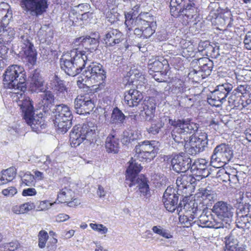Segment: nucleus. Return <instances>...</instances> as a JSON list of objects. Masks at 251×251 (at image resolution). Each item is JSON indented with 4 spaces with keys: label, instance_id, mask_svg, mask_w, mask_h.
<instances>
[{
    "label": "nucleus",
    "instance_id": "f257e3e1",
    "mask_svg": "<svg viewBox=\"0 0 251 251\" xmlns=\"http://www.w3.org/2000/svg\"><path fill=\"white\" fill-rule=\"evenodd\" d=\"M3 84L5 88L14 89L13 92L25 91L26 85L23 67L16 64L8 67L4 74Z\"/></svg>",
    "mask_w": 251,
    "mask_h": 251
},
{
    "label": "nucleus",
    "instance_id": "f03ea898",
    "mask_svg": "<svg viewBox=\"0 0 251 251\" xmlns=\"http://www.w3.org/2000/svg\"><path fill=\"white\" fill-rule=\"evenodd\" d=\"M192 212L194 213L193 215L191 214L190 217L187 216H185L183 223L185 224L186 226H189L192 225V224H197L199 226L203 228H224V224L222 221L216 219L211 213L210 211L208 210H203L198 218V220L192 222L193 220L197 216V211L194 208H192Z\"/></svg>",
    "mask_w": 251,
    "mask_h": 251
},
{
    "label": "nucleus",
    "instance_id": "7ed1b4c3",
    "mask_svg": "<svg viewBox=\"0 0 251 251\" xmlns=\"http://www.w3.org/2000/svg\"><path fill=\"white\" fill-rule=\"evenodd\" d=\"M96 127L92 123L83 124L82 126H74L70 134V141L72 147L79 146L84 140L93 142L96 138Z\"/></svg>",
    "mask_w": 251,
    "mask_h": 251
},
{
    "label": "nucleus",
    "instance_id": "20e7f679",
    "mask_svg": "<svg viewBox=\"0 0 251 251\" xmlns=\"http://www.w3.org/2000/svg\"><path fill=\"white\" fill-rule=\"evenodd\" d=\"M231 106L241 110L251 103V87L245 84L238 86L228 98Z\"/></svg>",
    "mask_w": 251,
    "mask_h": 251
},
{
    "label": "nucleus",
    "instance_id": "39448f33",
    "mask_svg": "<svg viewBox=\"0 0 251 251\" xmlns=\"http://www.w3.org/2000/svg\"><path fill=\"white\" fill-rule=\"evenodd\" d=\"M54 124L61 133L66 132L72 126L73 115L70 108L65 104H59L53 109Z\"/></svg>",
    "mask_w": 251,
    "mask_h": 251
},
{
    "label": "nucleus",
    "instance_id": "423d86ee",
    "mask_svg": "<svg viewBox=\"0 0 251 251\" xmlns=\"http://www.w3.org/2000/svg\"><path fill=\"white\" fill-rule=\"evenodd\" d=\"M87 64H83V66L85 67ZM83 72V76L78 77L77 85L80 88H84L85 86L89 87L88 85L90 84L89 81H94V83L100 80H102L105 78V72L99 66H92L89 65Z\"/></svg>",
    "mask_w": 251,
    "mask_h": 251
},
{
    "label": "nucleus",
    "instance_id": "0eeeda50",
    "mask_svg": "<svg viewBox=\"0 0 251 251\" xmlns=\"http://www.w3.org/2000/svg\"><path fill=\"white\" fill-rule=\"evenodd\" d=\"M233 157V151L228 144L222 143L216 147L211 157L210 163L215 168H220L227 163Z\"/></svg>",
    "mask_w": 251,
    "mask_h": 251
},
{
    "label": "nucleus",
    "instance_id": "6e6552de",
    "mask_svg": "<svg viewBox=\"0 0 251 251\" xmlns=\"http://www.w3.org/2000/svg\"><path fill=\"white\" fill-rule=\"evenodd\" d=\"M178 194L177 191L173 187H168L164 193L162 201L166 209L171 212L176 209L179 212L184 209L185 211L189 207L190 204L184 201H180L177 205Z\"/></svg>",
    "mask_w": 251,
    "mask_h": 251
},
{
    "label": "nucleus",
    "instance_id": "1a4fd4ad",
    "mask_svg": "<svg viewBox=\"0 0 251 251\" xmlns=\"http://www.w3.org/2000/svg\"><path fill=\"white\" fill-rule=\"evenodd\" d=\"M20 5L25 14L36 17L46 12L49 6L48 0H21Z\"/></svg>",
    "mask_w": 251,
    "mask_h": 251
},
{
    "label": "nucleus",
    "instance_id": "9d476101",
    "mask_svg": "<svg viewBox=\"0 0 251 251\" xmlns=\"http://www.w3.org/2000/svg\"><path fill=\"white\" fill-rule=\"evenodd\" d=\"M233 86L228 82H225L217 85L207 98L208 102L211 105L220 106L226 100L228 93L232 90Z\"/></svg>",
    "mask_w": 251,
    "mask_h": 251
},
{
    "label": "nucleus",
    "instance_id": "9b49d317",
    "mask_svg": "<svg viewBox=\"0 0 251 251\" xmlns=\"http://www.w3.org/2000/svg\"><path fill=\"white\" fill-rule=\"evenodd\" d=\"M155 141H144L139 143L135 148V156L141 161H150L157 154V148L154 146Z\"/></svg>",
    "mask_w": 251,
    "mask_h": 251
},
{
    "label": "nucleus",
    "instance_id": "f8f14e48",
    "mask_svg": "<svg viewBox=\"0 0 251 251\" xmlns=\"http://www.w3.org/2000/svg\"><path fill=\"white\" fill-rule=\"evenodd\" d=\"M233 208L226 203L219 201L215 204L212 211L217 217L216 219L222 221L224 224V227H227L232 222L233 217Z\"/></svg>",
    "mask_w": 251,
    "mask_h": 251
},
{
    "label": "nucleus",
    "instance_id": "ddd939ff",
    "mask_svg": "<svg viewBox=\"0 0 251 251\" xmlns=\"http://www.w3.org/2000/svg\"><path fill=\"white\" fill-rule=\"evenodd\" d=\"M169 123L175 127H179L180 131L186 135L194 134L199 128L198 124L191 122L189 119H169Z\"/></svg>",
    "mask_w": 251,
    "mask_h": 251
},
{
    "label": "nucleus",
    "instance_id": "4468645a",
    "mask_svg": "<svg viewBox=\"0 0 251 251\" xmlns=\"http://www.w3.org/2000/svg\"><path fill=\"white\" fill-rule=\"evenodd\" d=\"M24 91L19 90L11 92L14 95L13 97L16 98L15 100L17 101L18 105L22 109L24 117L33 114L34 112L32 101L29 97H25L24 95Z\"/></svg>",
    "mask_w": 251,
    "mask_h": 251
},
{
    "label": "nucleus",
    "instance_id": "2eb2a0df",
    "mask_svg": "<svg viewBox=\"0 0 251 251\" xmlns=\"http://www.w3.org/2000/svg\"><path fill=\"white\" fill-rule=\"evenodd\" d=\"M21 49L24 52L25 58L28 63H35L36 61L37 52L33 43L31 42V38L28 35H24L21 37Z\"/></svg>",
    "mask_w": 251,
    "mask_h": 251
},
{
    "label": "nucleus",
    "instance_id": "dca6fc26",
    "mask_svg": "<svg viewBox=\"0 0 251 251\" xmlns=\"http://www.w3.org/2000/svg\"><path fill=\"white\" fill-rule=\"evenodd\" d=\"M191 162V159L185 153L175 155L171 160L172 169L177 173H185L190 169Z\"/></svg>",
    "mask_w": 251,
    "mask_h": 251
},
{
    "label": "nucleus",
    "instance_id": "f3484780",
    "mask_svg": "<svg viewBox=\"0 0 251 251\" xmlns=\"http://www.w3.org/2000/svg\"><path fill=\"white\" fill-rule=\"evenodd\" d=\"M74 104L76 112L80 115L89 114L95 107L94 102L88 96H77Z\"/></svg>",
    "mask_w": 251,
    "mask_h": 251
},
{
    "label": "nucleus",
    "instance_id": "a211bd4d",
    "mask_svg": "<svg viewBox=\"0 0 251 251\" xmlns=\"http://www.w3.org/2000/svg\"><path fill=\"white\" fill-rule=\"evenodd\" d=\"M148 13L140 14L136 18H133V15L129 13L125 14V24L128 31L133 30L135 26L143 27V25L148 24Z\"/></svg>",
    "mask_w": 251,
    "mask_h": 251
},
{
    "label": "nucleus",
    "instance_id": "6ab92c4d",
    "mask_svg": "<svg viewBox=\"0 0 251 251\" xmlns=\"http://www.w3.org/2000/svg\"><path fill=\"white\" fill-rule=\"evenodd\" d=\"M50 88L53 90L57 97L63 99L66 97L67 93V88L66 87L64 80H61L56 75H51L49 77Z\"/></svg>",
    "mask_w": 251,
    "mask_h": 251
},
{
    "label": "nucleus",
    "instance_id": "aec40b11",
    "mask_svg": "<svg viewBox=\"0 0 251 251\" xmlns=\"http://www.w3.org/2000/svg\"><path fill=\"white\" fill-rule=\"evenodd\" d=\"M193 175L199 178L207 177L209 174L208 169V162L204 159H198L194 161L190 166Z\"/></svg>",
    "mask_w": 251,
    "mask_h": 251
},
{
    "label": "nucleus",
    "instance_id": "412c9836",
    "mask_svg": "<svg viewBox=\"0 0 251 251\" xmlns=\"http://www.w3.org/2000/svg\"><path fill=\"white\" fill-rule=\"evenodd\" d=\"M123 40V34L119 30L113 28L107 30L103 38L105 46L107 48L116 46Z\"/></svg>",
    "mask_w": 251,
    "mask_h": 251
},
{
    "label": "nucleus",
    "instance_id": "4be33fe9",
    "mask_svg": "<svg viewBox=\"0 0 251 251\" xmlns=\"http://www.w3.org/2000/svg\"><path fill=\"white\" fill-rule=\"evenodd\" d=\"M99 38L91 37L90 36L80 37L75 39V46H82L90 52H93L97 49L99 45Z\"/></svg>",
    "mask_w": 251,
    "mask_h": 251
},
{
    "label": "nucleus",
    "instance_id": "5701e85b",
    "mask_svg": "<svg viewBox=\"0 0 251 251\" xmlns=\"http://www.w3.org/2000/svg\"><path fill=\"white\" fill-rule=\"evenodd\" d=\"M14 34V29L9 26L8 20L5 19L0 22V44H7Z\"/></svg>",
    "mask_w": 251,
    "mask_h": 251
},
{
    "label": "nucleus",
    "instance_id": "b1692460",
    "mask_svg": "<svg viewBox=\"0 0 251 251\" xmlns=\"http://www.w3.org/2000/svg\"><path fill=\"white\" fill-rule=\"evenodd\" d=\"M129 165L126 170V180L129 181L128 184L129 187L134 185L136 179L140 176H138L140 172L142 167L140 164H138L135 160H132L129 162Z\"/></svg>",
    "mask_w": 251,
    "mask_h": 251
},
{
    "label": "nucleus",
    "instance_id": "393cba45",
    "mask_svg": "<svg viewBox=\"0 0 251 251\" xmlns=\"http://www.w3.org/2000/svg\"><path fill=\"white\" fill-rule=\"evenodd\" d=\"M88 61L87 55L83 51L73 50L71 53L64 54L60 59V63H86Z\"/></svg>",
    "mask_w": 251,
    "mask_h": 251
},
{
    "label": "nucleus",
    "instance_id": "a878e982",
    "mask_svg": "<svg viewBox=\"0 0 251 251\" xmlns=\"http://www.w3.org/2000/svg\"><path fill=\"white\" fill-rule=\"evenodd\" d=\"M236 232L233 230L225 238L226 247L227 251H244L246 246L240 243L236 237Z\"/></svg>",
    "mask_w": 251,
    "mask_h": 251
},
{
    "label": "nucleus",
    "instance_id": "bb28decb",
    "mask_svg": "<svg viewBox=\"0 0 251 251\" xmlns=\"http://www.w3.org/2000/svg\"><path fill=\"white\" fill-rule=\"evenodd\" d=\"M136 185L138 187L140 197L144 201H148L151 196V192L147 178L144 176H140L136 179L134 185Z\"/></svg>",
    "mask_w": 251,
    "mask_h": 251
},
{
    "label": "nucleus",
    "instance_id": "cd10ccee",
    "mask_svg": "<svg viewBox=\"0 0 251 251\" xmlns=\"http://www.w3.org/2000/svg\"><path fill=\"white\" fill-rule=\"evenodd\" d=\"M142 94L136 89H130L125 93V101L130 107L137 106L141 101Z\"/></svg>",
    "mask_w": 251,
    "mask_h": 251
},
{
    "label": "nucleus",
    "instance_id": "c85d7f7f",
    "mask_svg": "<svg viewBox=\"0 0 251 251\" xmlns=\"http://www.w3.org/2000/svg\"><path fill=\"white\" fill-rule=\"evenodd\" d=\"M44 80L37 70L34 71L31 78L29 88L32 92H39L44 91Z\"/></svg>",
    "mask_w": 251,
    "mask_h": 251
},
{
    "label": "nucleus",
    "instance_id": "c756f323",
    "mask_svg": "<svg viewBox=\"0 0 251 251\" xmlns=\"http://www.w3.org/2000/svg\"><path fill=\"white\" fill-rule=\"evenodd\" d=\"M26 123L30 126L34 131L38 132L45 127V125L43 123L41 117L37 115H34V113L29 114L27 116L24 117Z\"/></svg>",
    "mask_w": 251,
    "mask_h": 251
},
{
    "label": "nucleus",
    "instance_id": "7c9ffc66",
    "mask_svg": "<svg viewBox=\"0 0 251 251\" xmlns=\"http://www.w3.org/2000/svg\"><path fill=\"white\" fill-rule=\"evenodd\" d=\"M156 109V103L153 98L145 100L143 103V109L146 121H150L154 118Z\"/></svg>",
    "mask_w": 251,
    "mask_h": 251
},
{
    "label": "nucleus",
    "instance_id": "2f4dec72",
    "mask_svg": "<svg viewBox=\"0 0 251 251\" xmlns=\"http://www.w3.org/2000/svg\"><path fill=\"white\" fill-rule=\"evenodd\" d=\"M105 146L107 152L117 153L120 148L119 139L113 134L109 135L106 139Z\"/></svg>",
    "mask_w": 251,
    "mask_h": 251
},
{
    "label": "nucleus",
    "instance_id": "473e14b6",
    "mask_svg": "<svg viewBox=\"0 0 251 251\" xmlns=\"http://www.w3.org/2000/svg\"><path fill=\"white\" fill-rule=\"evenodd\" d=\"M199 135H192V138L198 147V150L200 152L203 151L207 147L208 144L207 135L205 132L201 131Z\"/></svg>",
    "mask_w": 251,
    "mask_h": 251
},
{
    "label": "nucleus",
    "instance_id": "72a5a7b5",
    "mask_svg": "<svg viewBox=\"0 0 251 251\" xmlns=\"http://www.w3.org/2000/svg\"><path fill=\"white\" fill-rule=\"evenodd\" d=\"M42 98L43 109L45 112H48L54 104V95L50 91H47L42 95Z\"/></svg>",
    "mask_w": 251,
    "mask_h": 251
},
{
    "label": "nucleus",
    "instance_id": "f704fd0d",
    "mask_svg": "<svg viewBox=\"0 0 251 251\" xmlns=\"http://www.w3.org/2000/svg\"><path fill=\"white\" fill-rule=\"evenodd\" d=\"M74 192L69 187L65 186L58 193L57 200L59 202L65 203L73 200Z\"/></svg>",
    "mask_w": 251,
    "mask_h": 251
},
{
    "label": "nucleus",
    "instance_id": "c9c22d12",
    "mask_svg": "<svg viewBox=\"0 0 251 251\" xmlns=\"http://www.w3.org/2000/svg\"><path fill=\"white\" fill-rule=\"evenodd\" d=\"M77 64H60L61 69L69 75L75 76L78 74L84 69L81 67H78Z\"/></svg>",
    "mask_w": 251,
    "mask_h": 251
},
{
    "label": "nucleus",
    "instance_id": "e433bc0d",
    "mask_svg": "<svg viewBox=\"0 0 251 251\" xmlns=\"http://www.w3.org/2000/svg\"><path fill=\"white\" fill-rule=\"evenodd\" d=\"M138 75H139V78L141 79L144 78L143 76L140 75L139 73L137 71H136L134 73L133 71L130 70L127 73L126 76L124 78V82H125V85H130L131 84H133L134 85H137V81L139 80L137 79Z\"/></svg>",
    "mask_w": 251,
    "mask_h": 251
},
{
    "label": "nucleus",
    "instance_id": "4c0bfd02",
    "mask_svg": "<svg viewBox=\"0 0 251 251\" xmlns=\"http://www.w3.org/2000/svg\"><path fill=\"white\" fill-rule=\"evenodd\" d=\"M213 64H203L202 66L199 67V70H198L193 69V70L191 71V73L196 75L198 74L199 76L201 75L202 78H204L205 76L210 75L213 68Z\"/></svg>",
    "mask_w": 251,
    "mask_h": 251
},
{
    "label": "nucleus",
    "instance_id": "58836bf2",
    "mask_svg": "<svg viewBox=\"0 0 251 251\" xmlns=\"http://www.w3.org/2000/svg\"><path fill=\"white\" fill-rule=\"evenodd\" d=\"M197 12V9L195 6L194 3L187 4L186 7L180 8L178 11L177 14L182 15L187 17L189 19H191L196 15Z\"/></svg>",
    "mask_w": 251,
    "mask_h": 251
},
{
    "label": "nucleus",
    "instance_id": "ea45409f",
    "mask_svg": "<svg viewBox=\"0 0 251 251\" xmlns=\"http://www.w3.org/2000/svg\"><path fill=\"white\" fill-rule=\"evenodd\" d=\"M35 208L33 203L26 202L20 205L14 206L12 208L13 213L16 214H24Z\"/></svg>",
    "mask_w": 251,
    "mask_h": 251
},
{
    "label": "nucleus",
    "instance_id": "a19ab883",
    "mask_svg": "<svg viewBox=\"0 0 251 251\" xmlns=\"http://www.w3.org/2000/svg\"><path fill=\"white\" fill-rule=\"evenodd\" d=\"M150 121H151V125L147 130L150 133H151L153 135L158 134L164 126V123L161 119L156 120L152 118Z\"/></svg>",
    "mask_w": 251,
    "mask_h": 251
},
{
    "label": "nucleus",
    "instance_id": "79ce46f5",
    "mask_svg": "<svg viewBox=\"0 0 251 251\" xmlns=\"http://www.w3.org/2000/svg\"><path fill=\"white\" fill-rule=\"evenodd\" d=\"M172 137L174 140L178 144H181L183 145L184 142L186 141V135L179 130V127H175L171 132Z\"/></svg>",
    "mask_w": 251,
    "mask_h": 251
},
{
    "label": "nucleus",
    "instance_id": "37998d69",
    "mask_svg": "<svg viewBox=\"0 0 251 251\" xmlns=\"http://www.w3.org/2000/svg\"><path fill=\"white\" fill-rule=\"evenodd\" d=\"M185 151L188 154L195 155L199 153L198 150V147L192 139V136L190 137L189 141H187L184 145Z\"/></svg>",
    "mask_w": 251,
    "mask_h": 251
},
{
    "label": "nucleus",
    "instance_id": "c03bdc74",
    "mask_svg": "<svg viewBox=\"0 0 251 251\" xmlns=\"http://www.w3.org/2000/svg\"><path fill=\"white\" fill-rule=\"evenodd\" d=\"M251 217H237L236 223L237 226L240 228L249 229L251 225Z\"/></svg>",
    "mask_w": 251,
    "mask_h": 251
},
{
    "label": "nucleus",
    "instance_id": "a18cd8bd",
    "mask_svg": "<svg viewBox=\"0 0 251 251\" xmlns=\"http://www.w3.org/2000/svg\"><path fill=\"white\" fill-rule=\"evenodd\" d=\"M137 137V134H134L132 131H125L122 134L121 142L124 145H127L136 140Z\"/></svg>",
    "mask_w": 251,
    "mask_h": 251
},
{
    "label": "nucleus",
    "instance_id": "49530a36",
    "mask_svg": "<svg viewBox=\"0 0 251 251\" xmlns=\"http://www.w3.org/2000/svg\"><path fill=\"white\" fill-rule=\"evenodd\" d=\"M125 119V115L118 108L113 109L111 117V122L112 123H122Z\"/></svg>",
    "mask_w": 251,
    "mask_h": 251
},
{
    "label": "nucleus",
    "instance_id": "de8ad7c7",
    "mask_svg": "<svg viewBox=\"0 0 251 251\" xmlns=\"http://www.w3.org/2000/svg\"><path fill=\"white\" fill-rule=\"evenodd\" d=\"M183 173V174H181L178 176L176 180V184L180 188H186L187 187L190 186L188 180L189 179V174L185 173Z\"/></svg>",
    "mask_w": 251,
    "mask_h": 251
},
{
    "label": "nucleus",
    "instance_id": "09e8293b",
    "mask_svg": "<svg viewBox=\"0 0 251 251\" xmlns=\"http://www.w3.org/2000/svg\"><path fill=\"white\" fill-rule=\"evenodd\" d=\"M184 0H171L170 12L173 15H177L178 11L180 8H182L181 4Z\"/></svg>",
    "mask_w": 251,
    "mask_h": 251
},
{
    "label": "nucleus",
    "instance_id": "8fccbe9b",
    "mask_svg": "<svg viewBox=\"0 0 251 251\" xmlns=\"http://www.w3.org/2000/svg\"><path fill=\"white\" fill-rule=\"evenodd\" d=\"M1 172L8 182L11 181L16 175V169L14 167H10L6 170H2Z\"/></svg>",
    "mask_w": 251,
    "mask_h": 251
},
{
    "label": "nucleus",
    "instance_id": "3c124183",
    "mask_svg": "<svg viewBox=\"0 0 251 251\" xmlns=\"http://www.w3.org/2000/svg\"><path fill=\"white\" fill-rule=\"evenodd\" d=\"M38 238L39 247L41 249L45 248L47 241L49 238L47 232L43 230H41L38 235Z\"/></svg>",
    "mask_w": 251,
    "mask_h": 251
},
{
    "label": "nucleus",
    "instance_id": "603ef678",
    "mask_svg": "<svg viewBox=\"0 0 251 251\" xmlns=\"http://www.w3.org/2000/svg\"><path fill=\"white\" fill-rule=\"evenodd\" d=\"M152 230L154 233L160 235L166 239H169L173 237V236L167 230L164 229L160 226H154L152 227Z\"/></svg>",
    "mask_w": 251,
    "mask_h": 251
},
{
    "label": "nucleus",
    "instance_id": "864d4df0",
    "mask_svg": "<svg viewBox=\"0 0 251 251\" xmlns=\"http://www.w3.org/2000/svg\"><path fill=\"white\" fill-rule=\"evenodd\" d=\"M22 180L23 183L27 186H31L34 183V176L30 172H26L22 176Z\"/></svg>",
    "mask_w": 251,
    "mask_h": 251
},
{
    "label": "nucleus",
    "instance_id": "5fc2aeb1",
    "mask_svg": "<svg viewBox=\"0 0 251 251\" xmlns=\"http://www.w3.org/2000/svg\"><path fill=\"white\" fill-rule=\"evenodd\" d=\"M90 227L94 230L97 231L101 234H105L108 231V228L102 224H97L91 223Z\"/></svg>",
    "mask_w": 251,
    "mask_h": 251
},
{
    "label": "nucleus",
    "instance_id": "6e6d98bb",
    "mask_svg": "<svg viewBox=\"0 0 251 251\" xmlns=\"http://www.w3.org/2000/svg\"><path fill=\"white\" fill-rule=\"evenodd\" d=\"M215 197V194L213 191L211 190H209L207 188L202 190L201 198L203 200H208L209 201H213V199Z\"/></svg>",
    "mask_w": 251,
    "mask_h": 251
},
{
    "label": "nucleus",
    "instance_id": "4d7b16f0",
    "mask_svg": "<svg viewBox=\"0 0 251 251\" xmlns=\"http://www.w3.org/2000/svg\"><path fill=\"white\" fill-rule=\"evenodd\" d=\"M143 38H148L154 33V31L152 29L148 21L147 25H143Z\"/></svg>",
    "mask_w": 251,
    "mask_h": 251
},
{
    "label": "nucleus",
    "instance_id": "13d9d810",
    "mask_svg": "<svg viewBox=\"0 0 251 251\" xmlns=\"http://www.w3.org/2000/svg\"><path fill=\"white\" fill-rule=\"evenodd\" d=\"M6 44H3L0 47V62L4 63V61H7V53L8 48L6 46Z\"/></svg>",
    "mask_w": 251,
    "mask_h": 251
},
{
    "label": "nucleus",
    "instance_id": "bf43d9fd",
    "mask_svg": "<svg viewBox=\"0 0 251 251\" xmlns=\"http://www.w3.org/2000/svg\"><path fill=\"white\" fill-rule=\"evenodd\" d=\"M218 178L219 180H222L224 182L229 181L230 178V174L227 173L225 170H222L218 173Z\"/></svg>",
    "mask_w": 251,
    "mask_h": 251
},
{
    "label": "nucleus",
    "instance_id": "052dcab7",
    "mask_svg": "<svg viewBox=\"0 0 251 251\" xmlns=\"http://www.w3.org/2000/svg\"><path fill=\"white\" fill-rule=\"evenodd\" d=\"M17 193V189L14 187H9L2 191V194L7 197H13Z\"/></svg>",
    "mask_w": 251,
    "mask_h": 251
},
{
    "label": "nucleus",
    "instance_id": "680f3d73",
    "mask_svg": "<svg viewBox=\"0 0 251 251\" xmlns=\"http://www.w3.org/2000/svg\"><path fill=\"white\" fill-rule=\"evenodd\" d=\"M244 43L245 48L251 50V31L248 32L244 39Z\"/></svg>",
    "mask_w": 251,
    "mask_h": 251
},
{
    "label": "nucleus",
    "instance_id": "e2e57ef3",
    "mask_svg": "<svg viewBox=\"0 0 251 251\" xmlns=\"http://www.w3.org/2000/svg\"><path fill=\"white\" fill-rule=\"evenodd\" d=\"M175 90H178V93H182L184 90V82L179 79H176Z\"/></svg>",
    "mask_w": 251,
    "mask_h": 251
},
{
    "label": "nucleus",
    "instance_id": "0e129e2a",
    "mask_svg": "<svg viewBox=\"0 0 251 251\" xmlns=\"http://www.w3.org/2000/svg\"><path fill=\"white\" fill-rule=\"evenodd\" d=\"M4 248L10 251H14L19 248V244L17 242L6 243Z\"/></svg>",
    "mask_w": 251,
    "mask_h": 251
},
{
    "label": "nucleus",
    "instance_id": "69168bd1",
    "mask_svg": "<svg viewBox=\"0 0 251 251\" xmlns=\"http://www.w3.org/2000/svg\"><path fill=\"white\" fill-rule=\"evenodd\" d=\"M238 208L245 213H247V216H250V217H251V205L248 203H246L243 205H241Z\"/></svg>",
    "mask_w": 251,
    "mask_h": 251
},
{
    "label": "nucleus",
    "instance_id": "338daca9",
    "mask_svg": "<svg viewBox=\"0 0 251 251\" xmlns=\"http://www.w3.org/2000/svg\"><path fill=\"white\" fill-rule=\"evenodd\" d=\"M36 194V191L34 188H30L26 189H24L22 192V195L24 196H34Z\"/></svg>",
    "mask_w": 251,
    "mask_h": 251
},
{
    "label": "nucleus",
    "instance_id": "774afa93",
    "mask_svg": "<svg viewBox=\"0 0 251 251\" xmlns=\"http://www.w3.org/2000/svg\"><path fill=\"white\" fill-rule=\"evenodd\" d=\"M69 218L70 217L68 215L64 213H61L56 217L55 220L57 222H63L68 220Z\"/></svg>",
    "mask_w": 251,
    "mask_h": 251
}]
</instances>
